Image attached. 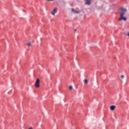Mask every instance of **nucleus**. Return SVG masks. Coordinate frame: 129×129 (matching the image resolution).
Wrapping results in <instances>:
<instances>
[{
    "label": "nucleus",
    "mask_w": 129,
    "mask_h": 129,
    "mask_svg": "<svg viewBox=\"0 0 129 129\" xmlns=\"http://www.w3.org/2000/svg\"><path fill=\"white\" fill-rule=\"evenodd\" d=\"M118 11H120V18L118 19V21H125L127 20L126 17H124V14L127 12L126 9L120 8Z\"/></svg>",
    "instance_id": "obj_1"
},
{
    "label": "nucleus",
    "mask_w": 129,
    "mask_h": 129,
    "mask_svg": "<svg viewBox=\"0 0 129 129\" xmlns=\"http://www.w3.org/2000/svg\"><path fill=\"white\" fill-rule=\"evenodd\" d=\"M35 85L36 87H37V88L40 87V79H36V83L35 84Z\"/></svg>",
    "instance_id": "obj_2"
},
{
    "label": "nucleus",
    "mask_w": 129,
    "mask_h": 129,
    "mask_svg": "<svg viewBox=\"0 0 129 129\" xmlns=\"http://www.w3.org/2000/svg\"><path fill=\"white\" fill-rule=\"evenodd\" d=\"M71 11H72V13H73V14H80V12H81L80 11H75V10L74 9H72L71 10Z\"/></svg>",
    "instance_id": "obj_3"
},
{
    "label": "nucleus",
    "mask_w": 129,
    "mask_h": 129,
    "mask_svg": "<svg viewBox=\"0 0 129 129\" xmlns=\"http://www.w3.org/2000/svg\"><path fill=\"white\" fill-rule=\"evenodd\" d=\"M56 13H57V8L53 9V11L51 12V15H52V16H55V14H56Z\"/></svg>",
    "instance_id": "obj_4"
},
{
    "label": "nucleus",
    "mask_w": 129,
    "mask_h": 129,
    "mask_svg": "<svg viewBox=\"0 0 129 129\" xmlns=\"http://www.w3.org/2000/svg\"><path fill=\"white\" fill-rule=\"evenodd\" d=\"M85 5L90 6V5H91V1L90 0H86L85 2Z\"/></svg>",
    "instance_id": "obj_5"
},
{
    "label": "nucleus",
    "mask_w": 129,
    "mask_h": 129,
    "mask_svg": "<svg viewBox=\"0 0 129 129\" xmlns=\"http://www.w3.org/2000/svg\"><path fill=\"white\" fill-rule=\"evenodd\" d=\"M115 108H116V107H115V105H111V106L110 107V109L111 110H112V111L114 110L115 109Z\"/></svg>",
    "instance_id": "obj_6"
},
{
    "label": "nucleus",
    "mask_w": 129,
    "mask_h": 129,
    "mask_svg": "<svg viewBox=\"0 0 129 129\" xmlns=\"http://www.w3.org/2000/svg\"><path fill=\"white\" fill-rule=\"evenodd\" d=\"M84 82L85 84H87V83H88V80L85 79Z\"/></svg>",
    "instance_id": "obj_7"
},
{
    "label": "nucleus",
    "mask_w": 129,
    "mask_h": 129,
    "mask_svg": "<svg viewBox=\"0 0 129 129\" xmlns=\"http://www.w3.org/2000/svg\"><path fill=\"white\" fill-rule=\"evenodd\" d=\"M28 47H30V46H32V43L29 42L28 43L26 44Z\"/></svg>",
    "instance_id": "obj_8"
},
{
    "label": "nucleus",
    "mask_w": 129,
    "mask_h": 129,
    "mask_svg": "<svg viewBox=\"0 0 129 129\" xmlns=\"http://www.w3.org/2000/svg\"><path fill=\"white\" fill-rule=\"evenodd\" d=\"M70 90H72L73 89V87H72V86H70L69 87Z\"/></svg>",
    "instance_id": "obj_9"
},
{
    "label": "nucleus",
    "mask_w": 129,
    "mask_h": 129,
    "mask_svg": "<svg viewBox=\"0 0 129 129\" xmlns=\"http://www.w3.org/2000/svg\"><path fill=\"white\" fill-rule=\"evenodd\" d=\"M121 78L122 79H123V78H124V76L121 75Z\"/></svg>",
    "instance_id": "obj_10"
},
{
    "label": "nucleus",
    "mask_w": 129,
    "mask_h": 129,
    "mask_svg": "<svg viewBox=\"0 0 129 129\" xmlns=\"http://www.w3.org/2000/svg\"><path fill=\"white\" fill-rule=\"evenodd\" d=\"M47 2H54V0H46Z\"/></svg>",
    "instance_id": "obj_11"
},
{
    "label": "nucleus",
    "mask_w": 129,
    "mask_h": 129,
    "mask_svg": "<svg viewBox=\"0 0 129 129\" xmlns=\"http://www.w3.org/2000/svg\"><path fill=\"white\" fill-rule=\"evenodd\" d=\"M29 129H33V128L32 127H30L29 128Z\"/></svg>",
    "instance_id": "obj_12"
},
{
    "label": "nucleus",
    "mask_w": 129,
    "mask_h": 129,
    "mask_svg": "<svg viewBox=\"0 0 129 129\" xmlns=\"http://www.w3.org/2000/svg\"><path fill=\"white\" fill-rule=\"evenodd\" d=\"M74 32H76L77 30L76 29H74Z\"/></svg>",
    "instance_id": "obj_13"
}]
</instances>
